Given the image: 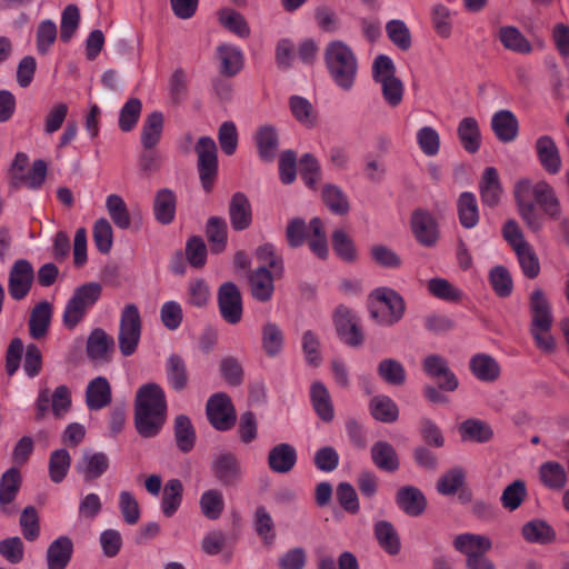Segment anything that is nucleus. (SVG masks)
Segmentation results:
<instances>
[{"label": "nucleus", "mask_w": 569, "mask_h": 569, "mask_svg": "<svg viewBox=\"0 0 569 569\" xmlns=\"http://www.w3.org/2000/svg\"><path fill=\"white\" fill-rule=\"evenodd\" d=\"M513 198L519 216L532 231H538L542 227L536 212L537 204L550 219L559 218L561 212L555 190L546 180L537 182L529 178L518 180L513 187Z\"/></svg>", "instance_id": "nucleus-1"}, {"label": "nucleus", "mask_w": 569, "mask_h": 569, "mask_svg": "<svg viewBox=\"0 0 569 569\" xmlns=\"http://www.w3.org/2000/svg\"><path fill=\"white\" fill-rule=\"evenodd\" d=\"M167 420V400L163 389L153 382L141 386L136 395V427H162Z\"/></svg>", "instance_id": "nucleus-2"}, {"label": "nucleus", "mask_w": 569, "mask_h": 569, "mask_svg": "<svg viewBox=\"0 0 569 569\" xmlns=\"http://www.w3.org/2000/svg\"><path fill=\"white\" fill-rule=\"evenodd\" d=\"M325 61L336 86L345 91L351 90L358 72V61L352 49L343 41L333 40L326 47Z\"/></svg>", "instance_id": "nucleus-3"}, {"label": "nucleus", "mask_w": 569, "mask_h": 569, "mask_svg": "<svg viewBox=\"0 0 569 569\" xmlns=\"http://www.w3.org/2000/svg\"><path fill=\"white\" fill-rule=\"evenodd\" d=\"M369 311L378 325L390 327L402 319L406 303L396 290L381 287L370 293Z\"/></svg>", "instance_id": "nucleus-4"}, {"label": "nucleus", "mask_w": 569, "mask_h": 569, "mask_svg": "<svg viewBox=\"0 0 569 569\" xmlns=\"http://www.w3.org/2000/svg\"><path fill=\"white\" fill-rule=\"evenodd\" d=\"M102 287L98 282H88L74 289L67 301L62 313V323L68 330H73L84 320L88 312L100 299Z\"/></svg>", "instance_id": "nucleus-5"}, {"label": "nucleus", "mask_w": 569, "mask_h": 569, "mask_svg": "<svg viewBox=\"0 0 569 569\" xmlns=\"http://www.w3.org/2000/svg\"><path fill=\"white\" fill-rule=\"evenodd\" d=\"M142 330L140 311L134 303L123 307L120 316L118 345L122 356L133 355L138 348Z\"/></svg>", "instance_id": "nucleus-6"}, {"label": "nucleus", "mask_w": 569, "mask_h": 569, "mask_svg": "<svg viewBox=\"0 0 569 569\" xmlns=\"http://www.w3.org/2000/svg\"><path fill=\"white\" fill-rule=\"evenodd\" d=\"M198 156V172L203 190L209 193L213 189L218 174V148L211 137H201L194 146Z\"/></svg>", "instance_id": "nucleus-7"}, {"label": "nucleus", "mask_w": 569, "mask_h": 569, "mask_svg": "<svg viewBox=\"0 0 569 569\" xmlns=\"http://www.w3.org/2000/svg\"><path fill=\"white\" fill-rule=\"evenodd\" d=\"M34 278V269L29 260H16L8 274V292L11 299L14 301L26 299L31 291Z\"/></svg>", "instance_id": "nucleus-8"}, {"label": "nucleus", "mask_w": 569, "mask_h": 569, "mask_svg": "<svg viewBox=\"0 0 569 569\" xmlns=\"http://www.w3.org/2000/svg\"><path fill=\"white\" fill-rule=\"evenodd\" d=\"M219 312L229 325H237L242 318V297L236 283L223 282L217 293Z\"/></svg>", "instance_id": "nucleus-9"}, {"label": "nucleus", "mask_w": 569, "mask_h": 569, "mask_svg": "<svg viewBox=\"0 0 569 569\" xmlns=\"http://www.w3.org/2000/svg\"><path fill=\"white\" fill-rule=\"evenodd\" d=\"M212 472L222 487L236 488L242 479V469L238 458L231 452H222L212 461Z\"/></svg>", "instance_id": "nucleus-10"}, {"label": "nucleus", "mask_w": 569, "mask_h": 569, "mask_svg": "<svg viewBox=\"0 0 569 569\" xmlns=\"http://www.w3.org/2000/svg\"><path fill=\"white\" fill-rule=\"evenodd\" d=\"M422 369L437 382L440 390L455 391L458 388V379L442 356L435 353L427 356L422 361Z\"/></svg>", "instance_id": "nucleus-11"}, {"label": "nucleus", "mask_w": 569, "mask_h": 569, "mask_svg": "<svg viewBox=\"0 0 569 569\" xmlns=\"http://www.w3.org/2000/svg\"><path fill=\"white\" fill-rule=\"evenodd\" d=\"M206 412L212 427H232L236 422L234 407L230 397L223 392H217L208 399Z\"/></svg>", "instance_id": "nucleus-12"}, {"label": "nucleus", "mask_w": 569, "mask_h": 569, "mask_svg": "<svg viewBox=\"0 0 569 569\" xmlns=\"http://www.w3.org/2000/svg\"><path fill=\"white\" fill-rule=\"evenodd\" d=\"M411 230L417 241L425 247H433L438 241V224L435 217L425 209L411 214Z\"/></svg>", "instance_id": "nucleus-13"}, {"label": "nucleus", "mask_w": 569, "mask_h": 569, "mask_svg": "<svg viewBox=\"0 0 569 569\" xmlns=\"http://www.w3.org/2000/svg\"><path fill=\"white\" fill-rule=\"evenodd\" d=\"M335 325L340 339L352 347L360 346L363 335L356 315L347 307L339 306L335 312Z\"/></svg>", "instance_id": "nucleus-14"}, {"label": "nucleus", "mask_w": 569, "mask_h": 569, "mask_svg": "<svg viewBox=\"0 0 569 569\" xmlns=\"http://www.w3.org/2000/svg\"><path fill=\"white\" fill-rule=\"evenodd\" d=\"M114 350V339L103 329H93L87 340L86 352L88 358L99 365L110 361Z\"/></svg>", "instance_id": "nucleus-15"}, {"label": "nucleus", "mask_w": 569, "mask_h": 569, "mask_svg": "<svg viewBox=\"0 0 569 569\" xmlns=\"http://www.w3.org/2000/svg\"><path fill=\"white\" fill-rule=\"evenodd\" d=\"M538 161L542 169L551 176L558 174L562 167L559 149L550 136H541L535 144Z\"/></svg>", "instance_id": "nucleus-16"}, {"label": "nucleus", "mask_w": 569, "mask_h": 569, "mask_svg": "<svg viewBox=\"0 0 569 569\" xmlns=\"http://www.w3.org/2000/svg\"><path fill=\"white\" fill-rule=\"evenodd\" d=\"M229 219L233 230L242 231L252 223V208L250 200L243 192L232 194L229 202Z\"/></svg>", "instance_id": "nucleus-17"}, {"label": "nucleus", "mask_w": 569, "mask_h": 569, "mask_svg": "<svg viewBox=\"0 0 569 569\" xmlns=\"http://www.w3.org/2000/svg\"><path fill=\"white\" fill-rule=\"evenodd\" d=\"M396 503L409 517H419L427 508L423 492L413 486L401 487L396 493Z\"/></svg>", "instance_id": "nucleus-18"}, {"label": "nucleus", "mask_w": 569, "mask_h": 569, "mask_svg": "<svg viewBox=\"0 0 569 569\" xmlns=\"http://www.w3.org/2000/svg\"><path fill=\"white\" fill-rule=\"evenodd\" d=\"M53 316V306L47 300L38 302L30 311L28 320L29 335L40 340L44 338L49 331Z\"/></svg>", "instance_id": "nucleus-19"}, {"label": "nucleus", "mask_w": 569, "mask_h": 569, "mask_svg": "<svg viewBox=\"0 0 569 569\" xmlns=\"http://www.w3.org/2000/svg\"><path fill=\"white\" fill-rule=\"evenodd\" d=\"M479 192L483 206L495 208L499 204L503 189L498 170L487 167L479 181Z\"/></svg>", "instance_id": "nucleus-20"}, {"label": "nucleus", "mask_w": 569, "mask_h": 569, "mask_svg": "<svg viewBox=\"0 0 569 569\" xmlns=\"http://www.w3.org/2000/svg\"><path fill=\"white\" fill-rule=\"evenodd\" d=\"M529 308L532 318L530 328L551 329L553 322L551 306L541 289H535L531 292Z\"/></svg>", "instance_id": "nucleus-21"}, {"label": "nucleus", "mask_w": 569, "mask_h": 569, "mask_svg": "<svg viewBox=\"0 0 569 569\" xmlns=\"http://www.w3.org/2000/svg\"><path fill=\"white\" fill-rule=\"evenodd\" d=\"M274 279H278L266 266H260L249 274V286L252 297L260 302H267L274 291Z\"/></svg>", "instance_id": "nucleus-22"}, {"label": "nucleus", "mask_w": 569, "mask_h": 569, "mask_svg": "<svg viewBox=\"0 0 569 569\" xmlns=\"http://www.w3.org/2000/svg\"><path fill=\"white\" fill-rule=\"evenodd\" d=\"M491 129L500 142L508 143L518 137L519 122L510 110H499L491 118Z\"/></svg>", "instance_id": "nucleus-23"}, {"label": "nucleus", "mask_w": 569, "mask_h": 569, "mask_svg": "<svg viewBox=\"0 0 569 569\" xmlns=\"http://www.w3.org/2000/svg\"><path fill=\"white\" fill-rule=\"evenodd\" d=\"M521 536L528 543L550 545L557 539L556 530L546 520L535 518L521 527Z\"/></svg>", "instance_id": "nucleus-24"}, {"label": "nucleus", "mask_w": 569, "mask_h": 569, "mask_svg": "<svg viewBox=\"0 0 569 569\" xmlns=\"http://www.w3.org/2000/svg\"><path fill=\"white\" fill-rule=\"evenodd\" d=\"M297 462V451L290 443H279L268 453V467L276 473H287Z\"/></svg>", "instance_id": "nucleus-25"}, {"label": "nucleus", "mask_w": 569, "mask_h": 569, "mask_svg": "<svg viewBox=\"0 0 569 569\" xmlns=\"http://www.w3.org/2000/svg\"><path fill=\"white\" fill-rule=\"evenodd\" d=\"M177 196L168 188L157 191L153 200V216L161 224H170L176 217Z\"/></svg>", "instance_id": "nucleus-26"}, {"label": "nucleus", "mask_w": 569, "mask_h": 569, "mask_svg": "<svg viewBox=\"0 0 569 569\" xmlns=\"http://www.w3.org/2000/svg\"><path fill=\"white\" fill-rule=\"evenodd\" d=\"M455 549L470 558L472 555L487 553L492 548L490 538L477 533H461L455 537Z\"/></svg>", "instance_id": "nucleus-27"}, {"label": "nucleus", "mask_w": 569, "mask_h": 569, "mask_svg": "<svg viewBox=\"0 0 569 569\" xmlns=\"http://www.w3.org/2000/svg\"><path fill=\"white\" fill-rule=\"evenodd\" d=\"M86 402L90 410H100L111 402V387L107 378L97 377L88 383Z\"/></svg>", "instance_id": "nucleus-28"}, {"label": "nucleus", "mask_w": 569, "mask_h": 569, "mask_svg": "<svg viewBox=\"0 0 569 569\" xmlns=\"http://www.w3.org/2000/svg\"><path fill=\"white\" fill-rule=\"evenodd\" d=\"M73 545L71 539L61 536L53 540L47 550L48 569H64L71 560Z\"/></svg>", "instance_id": "nucleus-29"}, {"label": "nucleus", "mask_w": 569, "mask_h": 569, "mask_svg": "<svg viewBox=\"0 0 569 569\" xmlns=\"http://www.w3.org/2000/svg\"><path fill=\"white\" fill-rule=\"evenodd\" d=\"M457 213L460 224L466 229H473L479 223L480 212L475 193L470 191L460 193L457 200Z\"/></svg>", "instance_id": "nucleus-30"}, {"label": "nucleus", "mask_w": 569, "mask_h": 569, "mask_svg": "<svg viewBox=\"0 0 569 569\" xmlns=\"http://www.w3.org/2000/svg\"><path fill=\"white\" fill-rule=\"evenodd\" d=\"M457 134L462 148L469 153H476L481 147V132L478 120L465 117L460 120Z\"/></svg>", "instance_id": "nucleus-31"}, {"label": "nucleus", "mask_w": 569, "mask_h": 569, "mask_svg": "<svg viewBox=\"0 0 569 569\" xmlns=\"http://www.w3.org/2000/svg\"><path fill=\"white\" fill-rule=\"evenodd\" d=\"M254 141L260 159L264 162L273 161L279 143L278 132L274 127L269 124L260 127L254 134Z\"/></svg>", "instance_id": "nucleus-32"}, {"label": "nucleus", "mask_w": 569, "mask_h": 569, "mask_svg": "<svg viewBox=\"0 0 569 569\" xmlns=\"http://www.w3.org/2000/svg\"><path fill=\"white\" fill-rule=\"evenodd\" d=\"M109 468V458L103 452H84L81 461L78 463V472L86 481H92L100 478Z\"/></svg>", "instance_id": "nucleus-33"}, {"label": "nucleus", "mask_w": 569, "mask_h": 569, "mask_svg": "<svg viewBox=\"0 0 569 569\" xmlns=\"http://www.w3.org/2000/svg\"><path fill=\"white\" fill-rule=\"evenodd\" d=\"M166 377L170 388L182 391L188 386V370L184 359L178 353H171L166 360Z\"/></svg>", "instance_id": "nucleus-34"}, {"label": "nucleus", "mask_w": 569, "mask_h": 569, "mask_svg": "<svg viewBox=\"0 0 569 569\" xmlns=\"http://www.w3.org/2000/svg\"><path fill=\"white\" fill-rule=\"evenodd\" d=\"M498 39L505 49L518 54H529L532 52L530 41L522 32L513 26H503L498 30Z\"/></svg>", "instance_id": "nucleus-35"}, {"label": "nucleus", "mask_w": 569, "mask_h": 569, "mask_svg": "<svg viewBox=\"0 0 569 569\" xmlns=\"http://www.w3.org/2000/svg\"><path fill=\"white\" fill-rule=\"evenodd\" d=\"M540 482L548 489L559 491L567 486L568 476L563 466L557 461H546L538 469Z\"/></svg>", "instance_id": "nucleus-36"}, {"label": "nucleus", "mask_w": 569, "mask_h": 569, "mask_svg": "<svg viewBox=\"0 0 569 569\" xmlns=\"http://www.w3.org/2000/svg\"><path fill=\"white\" fill-rule=\"evenodd\" d=\"M373 535L379 546L389 555L396 556L400 552V537L395 526L387 520H379L373 525Z\"/></svg>", "instance_id": "nucleus-37"}, {"label": "nucleus", "mask_w": 569, "mask_h": 569, "mask_svg": "<svg viewBox=\"0 0 569 569\" xmlns=\"http://www.w3.org/2000/svg\"><path fill=\"white\" fill-rule=\"evenodd\" d=\"M473 376L480 381L492 382L500 376V366L495 358L487 353L475 355L469 362Z\"/></svg>", "instance_id": "nucleus-38"}, {"label": "nucleus", "mask_w": 569, "mask_h": 569, "mask_svg": "<svg viewBox=\"0 0 569 569\" xmlns=\"http://www.w3.org/2000/svg\"><path fill=\"white\" fill-rule=\"evenodd\" d=\"M310 399L318 417L323 422H330L333 418V406L331 402L330 393L322 382L315 381L311 385Z\"/></svg>", "instance_id": "nucleus-39"}, {"label": "nucleus", "mask_w": 569, "mask_h": 569, "mask_svg": "<svg viewBox=\"0 0 569 569\" xmlns=\"http://www.w3.org/2000/svg\"><path fill=\"white\" fill-rule=\"evenodd\" d=\"M164 118L159 111H153L146 118L141 129V144L143 149L156 148L160 142Z\"/></svg>", "instance_id": "nucleus-40"}, {"label": "nucleus", "mask_w": 569, "mask_h": 569, "mask_svg": "<svg viewBox=\"0 0 569 569\" xmlns=\"http://www.w3.org/2000/svg\"><path fill=\"white\" fill-rule=\"evenodd\" d=\"M371 459L377 468L387 472H395L399 468L397 452L395 448L386 441H378L372 446Z\"/></svg>", "instance_id": "nucleus-41"}, {"label": "nucleus", "mask_w": 569, "mask_h": 569, "mask_svg": "<svg viewBox=\"0 0 569 569\" xmlns=\"http://www.w3.org/2000/svg\"><path fill=\"white\" fill-rule=\"evenodd\" d=\"M211 297V291L208 282L202 278H194L189 280L184 293L186 305L202 309L207 307Z\"/></svg>", "instance_id": "nucleus-42"}, {"label": "nucleus", "mask_w": 569, "mask_h": 569, "mask_svg": "<svg viewBox=\"0 0 569 569\" xmlns=\"http://www.w3.org/2000/svg\"><path fill=\"white\" fill-rule=\"evenodd\" d=\"M71 468V456L63 449H56L50 453L48 462L49 478L53 483H61Z\"/></svg>", "instance_id": "nucleus-43"}, {"label": "nucleus", "mask_w": 569, "mask_h": 569, "mask_svg": "<svg viewBox=\"0 0 569 569\" xmlns=\"http://www.w3.org/2000/svg\"><path fill=\"white\" fill-rule=\"evenodd\" d=\"M183 486L179 479H170L163 488L161 500L162 513L170 518L179 509L182 501Z\"/></svg>", "instance_id": "nucleus-44"}, {"label": "nucleus", "mask_w": 569, "mask_h": 569, "mask_svg": "<svg viewBox=\"0 0 569 569\" xmlns=\"http://www.w3.org/2000/svg\"><path fill=\"white\" fill-rule=\"evenodd\" d=\"M21 486V475L18 468L8 469L0 479V506L10 505L14 499Z\"/></svg>", "instance_id": "nucleus-45"}, {"label": "nucleus", "mask_w": 569, "mask_h": 569, "mask_svg": "<svg viewBox=\"0 0 569 569\" xmlns=\"http://www.w3.org/2000/svg\"><path fill=\"white\" fill-rule=\"evenodd\" d=\"M218 54L221 60V73L226 76L237 74L243 66V54L240 48L230 44L218 47Z\"/></svg>", "instance_id": "nucleus-46"}, {"label": "nucleus", "mask_w": 569, "mask_h": 569, "mask_svg": "<svg viewBox=\"0 0 569 569\" xmlns=\"http://www.w3.org/2000/svg\"><path fill=\"white\" fill-rule=\"evenodd\" d=\"M370 412L383 423H392L398 418V407L388 396H376L370 401Z\"/></svg>", "instance_id": "nucleus-47"}, {"label": "nucleus", "mask_w": 569, "mask_h": 569, "mask_svg": "<svg viewBox=\"0 0 569 569\" xmlns=\"http://www.w3.org/2000/svg\"><path fill=\"white\" fill-rule=\"evenodd\" d=\"M206 234L211 243V251L220 253L227 244V222L221 217L209 218L206 226Z\"/></svg>", "instance_id": "nucleus-48"}, {"label": "nucleus", "mask_w": 569, "mask_h": 569, "mask_svg": "<svg viewBox=\"0 0 569 569\" xmlns=\"http://www.w3.org/2000/svg\"><path fill=\"white\" fill-rule=\"evenodd\" d=\"M378 376L390 386H402L406 382L407 372L398 360L387 358L379 362Z\"/></svg>", "instance_id": "nucleus-49"}, {"label": "nucleus", "mask_w": 569, "mask_h": 569, "mask_svg": "<svg viewBox=\"0 0 569 569\" xmlns=\"http://www.w3.org/2000/svg\"><path fill=\"white\" fill-rule=\"evenodd\" d=\"M527 496L526 482L517 479L503 489L500 501L505 509L515 511L522 505Z\"/></svg>", "instance_id": "nucleus-50"}, {"label": "nucleus", "mask_w": 569, "mask_h": 569, "mask_svg": "<svg viewBox=\"0 0 569 569\" xmlns=\"http://www.w3.org/2000/svg\"><path fill=\"white\" fill-rule=\"evenodd\" d=\"M202 515L210 520H217L223 512L224 501L222 493L217 489L206 490L199 501Z\"/></svg>", "instance_id": "nucleus-51"}, {"label": "nucleus", "mask_w": 569, "mask_h": 569, "mask_svg": "<svg viewBox=\"0 0 569 569\" xmlns=\"http://www.w3.org/2000/svg\"><path fill=\"white\" fill-rule=\"evenodd\" d=\"M466 481V473L462 468L455 467L445 472L437 481V490L442 496L456 495Z\"/></svg>", "instance_id": "nucleus-52"}, {"label": "nucleus", "mask_w": 569, "mask_h": 569, "mask_svg": "<svg viewBox=\"0 0 569 569\" xmlns=\"http://www.w3.org/2000/svg\"><path fill=\"white\" fill-rule=\"evenodd\" d=\"M108 213L113 223L120 229H128L131 218L124 200L118 194H109L106 200Z\"/></svg>", "instance_id": "nucleus-53"}, {"label": "nucleus", "mask_w": 569, "mask_h": 569, "mask_svg": "<svg viewBox=\"0 0 569 569\" xmlns=\"http://www.w3.org/2000/svg\"><path fill=\"white\" fill-rule=\"evenodd\" d=\"M219 21L226 29L240 38H247L250 34V28L244 17L233 9H222L219 12Z\"/></svg>", "instance_id": "nucleus-54"}, {"label": "nucleus", "mask_w": 569, "mask_h": 569, "mask_svg": "<svg viewBox=\"0 0 569 569\" xmlns=\"http://www.w3.org/2000/svg\"><path fill=\"white\" fill-rule=\"evenodd\" d=\"M256 257L261 266H266L273 272L277 278H281L283 274V260L280 254L277 253L276 247L271 243H263L256 250Z\"/></svg>", "instance_id": "nucleus-55"}, {"label": "nucleus", "mask_w": 569, "mask_h": 569, "mask_svg": "<svg viewBox=\"0 0 569 569\" xmlns=\"http://www.w3.org/2000/svg\"><path fill=\"white\" fill-rule=\"evenodd\" d=\"M489 282L500 298H507L512 293L513 281L510 272L503 266H496L489 271Z\"/></svg>", "instance_id": "nucleus-56"}, {"label": "nucleus", "mask_w": 569, "mask_h": 569, "mask_svg": "<svg viewBox=\"0 0 569 569\" xmlns=\"http://www.w3.org/2000/svg\"><path fill=\"white\" fill-rule=\"evenodd\" d=\"M142 110V103L138 98H130L122 106L119 113V128L123 132H130L137 126Z\"/></svg>", "instance_id": "nucleus-57"}, {"label": "nucleus", "mask_w": 569, "mask_h": 569, "mask_svg": "<svg viewBox=\"0 0 569 569\" xmlns=\"http://www.w3.org/2000/svg\"><path fill=\"white\" fill-rule=\"evenodd\" d=\"M254 530L264 543L271 545L276 538L274 522L264 506L257 507L253 516Z\"/></svg>", "instance_id": "nucleus-58"}, {"label": "nucleus", "mask_w": 569, "mask_h": 569, "mask_svg": "<svg viewBox=\"0 0 569 569\" xmlns=\"http://www.w3.org/2000/svg\"><path fill=\"white\" fill-rule=\"evenodd\" d=\"M332 248L336 254L346 262L357 259V248L353 240L342 230L337 229L331 236Z\"/></svg>", "instance_id": "nucleus-59"}, {"label": "nucleus", "mask_w": 569, "mask_h": 569, "mask_svg": "<svg viewBox=\"0 0 569 569\" xmlns=\"http://www.w3.org/2000/svg\"><path fill=\"white\" fill-rule=\"evenodd\" d=\"M283 347V333L278 325L268 322L262 328V348L267 356H278Z\"/></svg>", "instance_id": "nucleus-60"}, {"label": "nucleus", "mask_w": 569, "mask_h": 569, "mask_svg": "<svg viewBox=\"0 0 569 569\" xmlns=\"http://www.w3.org/2000/svg\"><path fill=\"white\" fill-rule=\"evenodd\" d=\"M386 32L390 41L400 50L407 51L411 48V34L407 24L399 19H392L386 24Z\"/></svg>", "instance_id": "nucleus-61"}, {"label": "nucleus", "mask_w": 569, "mask_h": 569, "mask_svg": "<svg viewBox=\"0 0 569 569\" xmlns=\"http://www.w3.org/2000/svg\"><path fill=\"white\" fill-rule=\"evenodd\" d=\"M289 107L295 119L307 128L316 123V116L312 104L303 97L292 96L289 99Z\"/></svg>", "instance_id": "nucleus-62"}, {"label": "nucleus", "mask_w": 569, "mask_h": 569, "mask_svg": "<svg viewBox=\"0 0 569 569\" xmlns=\"http://www.w3.org/2000/svg\"><path fill=\"white\" fill-rule=\"evenodd\" d=\"M522 273L529 278L535 279L540 272L539 259L530 244H522L515 251Z\"/></svg>", "instance_id": "nucleus-63"}, {"label": "nucleus", "mask_w": 569, "mask_h": 569, "mask_svg": "<svg viewBox=\"0 0 569 569\" xmlns=\"http://www.w3.org/2000/svg\"><path fill=\"white\" fill-rule=\"evenodd\" d=\"M322 200L333 213L345 214L349 210L347 196L336 184L328 183L323 187Z\"/></svg>", "instance_id": "nucleus-64"}]
</instances>
